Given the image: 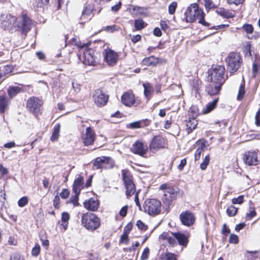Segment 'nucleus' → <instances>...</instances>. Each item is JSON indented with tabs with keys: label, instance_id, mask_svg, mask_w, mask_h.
Returning <instances> with one entry per match:
<instances>
[{
	"label": "nucleus",
	"instance_id": "f257e3e1",
	"mask_svg": "<svg viewBox=\"0 0 260 260\" xmlns=\"http://www.w3.org/2000/svg\"><path fill=\"white\" fill-rule=\"evenodd\" d=\"M184 19L187 22L191 23L198 19V22L206 26H209V23L204 19L205 13L203 10L199 8L197 3L191 4L188 7L184 13Z\"/></svg>",
	"mask_w": 260,
	"mask_h": 260
},
{
	"label": "nucleus",
	"instance_id": "f03ea898",
	"mask_svg": "<svg viewBox=\"0 0 260 260\" xmlns=\"http://www.w3.org/2000/svg\"><path fill=\"white\" fill-rule=\"evenodd\" d=\"M159 190L162 191V201L163 203L169 207L172 205V201L177 199V191L167 184L161 185L159 186Z\"/></svg>",
	"mask_w": 260,
	"mask_h": 260
},
{
	"label": "nucleus",
	"instance_id": "7ed1b4c3",
	"mask_svg": "<svg viewBox=\"0 0 260 260\" xmlns=\"http://www.w3.org/2000/svg\"><path fill=\"white\" fill-rule=\"evenodd\" d=\"M81 224L88 230L93 231L100 226V220L94 214L87 212L82 215Z\"/></svg>",
	"mask_w": 260,
	"mask_h": 260
},
{
	"label": "nucleus",
	"instance_id": "20e7f679",
	"mask_svg": "<svg viewBox=\"0 0 260 260\" xmlns=\"http://www.w3.org/2000/svg\"><path fill=\"white\" fill-rule=\"evenodd\" d=\"M224 73L225 68L224 66L218 64L213 67L212 70L209 71L211 82L223 85L228 78L227 76L225 77Z\"/></svg>",
	"mask_w": 260,
	"mask_h": 260
},
{
	"label": "nucleus",
	"instance_id": "39448f33",
	"mask_svg": "<svg viewBox=\"0 0 260 260\" xmlns=\"http://www.w3.org/2000/svg\"><path fill=\"white\" fill-rule=\"evenodd\" d=\"M228 69L231 73L236 72L240 67L242 62V58L237 53H231L226 59Z\"/></svg>",
	"mask_w": 260,
	"mask_h": 260
},
{
	"label": "nucleus",
	"instance_id": "423d86ee",
	"mask_svg": "<svg viewBox=\"0 0 260 260\" xmlns=\"http://www.w3.org/2000/svg\"><path fill=\"white\" fill-rule=\"evenodd\" d=\"M161 204L160 201L155 199H151L145 202V211L149 215L155 216L160 213Z\"/></svg>",
	"mask_w": 260,
	"mask_h": 260
},
{
	"label": "nucleus",
	"instance_id": "0eeeda50",
	"mask_svg": "<svg viewBox=\"0 0 260 260\" xmlns=\"http://www.w3.org/2000/svg\"><path fill=\"white\" fill-rule=\"evenodd\" d=\"M122 178L126 189V194L127 197H131L136 191L135 185L132 180V177L129 171L122 170Z\"/></svg>",
	"mask_w": 260,
	"mask_h": 260
},
{
	"label": "nucleus",
	"instance_id": "6e6552de",
	"mask_svg": "<svg viewBox=\"0 0 260 260\" xmlns=\"http://www.w3.org/2000/svg\"><path fill=\"white\" fill-rule=\"evenodd\" d=\"M113 160L106 156L97 157L93 162V169H107L112 168L114 166Z\"/></svg>",
	"mask_w": 260,
	"mask_h": 260
},
{
	"label": "nucleus",
	"instance_id": "1a4fd4ad",
	"mask_svg": "<svg viewBox=\"0 0 260 260\" xmlns=\"http://www.w3.org/2000/svg\"><path fill=\"white\" fill-rule=\"evenodd\" d=\"M42 105L43 102L41 99L35 96H31L27 100L26 108L29 112L37 116L40 113Z\"/></svg>",
	"mask_w": 260,
	"mask_h": 260
},
{
	"label": "nucleus",
	"instance_id": "9d476101",
	"mask_svg": "<svg viewBox=\"0 0 260 260\" xmlns=\"http://www.w3.org/2000/svg\"><path fill=\"white\" fill-rule=\"evenodd\" d=\"M17 26L19 30L26 35L32 27L31 20L26 14H23L20 17Z\"/></svg>",
	"mask_w": 260,
	"mask_h": 260
},
{
	"label": "nucleus",
	"instance_id": "9b49d317",
	"mask_svg": "<svg viewBox=\"0 0 260 260\" xmlns=\"http://www.w3.org/2000/svg\"><path fill=\"white\" fill-rule=\"evenodd\" d=\"M16 22V17L10 14H2L0 18V26L4 29H11Z\"/></svg>",
	"mask_w": 260,
	"mask_h": 260
},
{
	"label": "nucleus",
	"instance_id": "f8f14e48",
	"mask_svg": "<svg viewBox=\"0 0 260 260\" xmlns=\"http://www.w3.org/2000/svg\"><path fill=\"white\" fill-rule=\"evenodd\" d=\"M95 136L96 135L94 131L91 128V127L88 126L86 127L85 132L81 134V138L84 145L88 146L93 144Z\"/></svg>",
	"mask_w": 260,
	"mask_h": 260
},
{
	"label": "nucleus",
	"instance_id": "ddd939ff",
	"mask_svg": "<svg viewBox=\"0 0 260 260\" xmlns=\"http://www.w3.org/2000/svg\"><path fill=\"white\" fill-rule=\"evenodd\" d=\"M93 98L95 104L99 107L105 106L109 99V96L106 95L103 91L100 89L94 91Z\"/></svg>",
	"mask_w": 260,
	"mask_h": 260
},
{
	"label": "nucleus",
	"instance_id": "4468645a",
	"mask_svg": "<svg viewBox=\"0 0 260 260\" xmlns=\"http://www.w3.org/2000/svg\"><path fill=\"white\" fill-rule=\"evenodd\" d=\"M103 54L104 60L108 65L113 66L116 63L118 58L117 53L111 49H105Z\"/></svg>",
	"mask_w": 260,
	"mask_h": 260
},
{
	"label": "nucleus",
	"instance_id": "2eb2a0df",
	"mask_svg": "<svg viewBox=\"0 0 260 260\" xmlns=\"http://www.w3.org/2000/svg\"><path fill=\"white\" fill-rule=\"evenodd\" d=\"M180 220L183 225L190 226L194 223L195 217L192 212L186 211L180 214Z\"/></svg>",
	"mask_w": 260,
	"mask_h": 260
},
{
	"label": "nucleus",
	"instance_id": "dca6fc26",
	"mask_svg": "<svg viewBox=\"0 0 260 260\" xmlns=\"http://www.w3.org/2000/svg\"><path fill=\"white\" fill-rule=\"evenodd\" d=\"M165 140L161 136H156L154 137L153 140L150 142L149 148L150 150L154 151L160 148L165 147Z\"/></svg>",
	"mask_w": 260,
	"mask_h": 260
},
{
	"label": "nucleus",
	"instance_id": "f3484780",
	"mask_svg": "<svg viewBox=\"0 0 260 260\" xmlns=\"http://www.w3.org/2000/svg\"><path fill=\"white\" fill-rule=\"evenodd\" d=\"M244 162L249 166H255L258 164L257 153L255 151H248L244 154Z\"/></svg>",
	"mask_w": 260,
	"mask_h": 260
},
{
	"label": "nucleus",
	"instance_id": "a211bd4d",
	"mask_svg": "<svg viewBox=\"0 0 260 260\" xmlns=\"http://www.w3.org/2000/svg\"><path fill=\"white\" fill-rule=\"evenodd\" d=\"M148 147L140 141H137L131 148L132 151L137 154L143 156L146 153Z\"/></svg>",
	"mask_w": 260,
	"mask_h": 260
},
{
	"label": "nucleus",
	"instance_id": "6ab92c4d",
	"mask_svg": "<svg viewBox=\"0 0 260 260\" xmlns=\"http://www.w3.org/2000/svg\"><path fill=\"white\" fill-rule=\"evenodd\" d=\"M83 205L87 210L95 211L99 208V202L97 199L91 198L89 200L85 201Z\"/></svg>",
	"mask_w": 260,
	"mask_h": 260
},
{
	"label": "nucleus",
	"instance_id": "aec40b11",
	"mask_svg": "<svg viewBox=\"0 0 260 260\" xmlns=\"http://www.w3.org/2000/svg\"><path fill=\"white\" fill-rule=\"evenodd\" d=\"M121 102L125 106L131 107L135 103V96L132 92H126L121 96Z\"/></svg>",
	"mask_w": 260,
	"mask_h": 260
},
{
	"label": "nucleus",
	"instance_id": "412c9836",
	"mask_svg": "<svg viewBox=\"0 0 260 260\" xmlns=\"http://www.w3.org/2000/svg\"><path fill=\"white\" fill-rule=\"evenodd\" d=\"M13 70L14 67L12 65L0 67V82L3 81L5 78L8 76Z\"/></svg>",
	"mask_w": 260,
	"mask_h": 260
},
{
	"label": "nucleus",
	"instance_id": "4be33fe9",
	"mask_svg": "<svg viewBox=\"0 0 260 260\" xmlns=\"http://www.w3.org/2000/svg\"><path fill=\"white\" fill-rule=\"evenodd\" d=\"M83 177L79 175L75 180L73 185V190L75 193H80L81 189L83 188Z\"/></svg>",
	"mask_w": 260,
	"mask_h": 260
},
{
	"label": "nucleus",
	"instance_id": "5701e85b",
	"mask_svg": "<svg viewBox=\"0 0 260 260\" xmlns=\"http://www.w3.org/2000/svg\"><path fill=\"white\" fill-rule=\"evenodd\" d=\"M222 86V84L210 82V85L207 87V91L210 95H215L219 92Z\"/></svg>",
	"mask_w": 260,
	"mask_h": 260
},
{
	"label": "nucleus",
	"instance_id": "b1692460",
	"mask_svg": "<svg viewBox=\"0 0 260 260\" xmlns=\"http://www.w3.org/2000/svg\"><path fill=\"white\" fill-rule=\"evenodd\" d=\"M150 123V121L147 119L140 121H135L129 123L128 127L131 129L139 128L148 125Z\"/></svg>",
	"mask_w": 260,
	"mask_h": 260
},
{
	"label": "nucleus",
	"instance_id": "393cba45",
	"mask_svg": "<svg viewBox=\"0 0 260 260\" xmlns=\"http://www.w3.org/2000/svg\"><path fill=\"white\" fill-rule=\"evenodd\" d=\"M49 0H36L34 3V7L38 11L44 10L47 8Z\"/></svg>",
	"mask_w": 260,
	"mask_h": 260
},
{
	"label": "nucleus",
	"instance_id": "a878e982",
	"mask_svg": "<svg viewBox=\"0 0 260 260\" xmlns=\"http://www.w3.org/2000/svg\"><path fill=\"white\" fill-rule=\"evenodd\" d=\"M23 89L17 86H9L8 89V94L11 99L13 98L18 93L22 92Z\"/></svg>",
	"mask_w": 260,
	"mask_h": 260
},
{
	"label": "nucleus",
	"instance_id": "bb28decb",
	"mask_svg": "<svg viewBox=\"0 0 260 260\" xmlns=\"http://www.w3.org/2000/svg\"><path fill=\"white\" fill-rule=\"evenodd\" d=\"M218 101V98L215 99L212 102L209 103L204 109L202 113L204 114H206L211 112L216 106Z\"/></svg>",
	"mask_w": 260,
	"mask_h": 260
},
{
	"label": "nucleus",
	"instance_id": "cd10ccee",
	"mask_svg": "<svg viewBox=\"0 0 260 260\" xmlns=\"http://www.w3.org/2000/svg\"><path fill=\"white\" fill-rule=\"evenodd\" d=\"M189 237L190 234L189 232H186L185 233L180 232V245L186 247L188 243Z\"/></svg>",
	"mask_w": 260,
	"mask_h": 260
},
{
	"label": "nucleus",
	"instance_id": "c85d7f7f",
	"mask_svg": "<svg viewBox=\"0 0 260 260\" xmlns=\"http://www.w3.org/2000/svg\"><path fill=\"white\" fill-rule=\"evenodd\" d=\"M217 13L221 16L229 18L235 16V13L233 11H230L223 8H220L216 11Z\"/></svg>",
	"mask_w": 260,
	"mask_h": 260
},
{
	"label": "nucleus",
	"instance_id": "c756f323",
	"mask_svg": "<svg viewBox=\"0 0 260 260\" xmlns=\"http://www.w3.org/2000/svg\"><path fill=\"white\" fill-rule=\"evenodd\" d=\"M197 124V121L196 120V118H189V120L186 121V126L188 129V134L196 128Z\"/></svg>",
	"mask_w": 260,
	"mask_h": 260
},
{
	"label": "nucleus",
	"instance_id": "7c9ffc66",
	"mask_svg": "<svg viewBox=\"0 0 260 260\" xmlns=\"http://www.w3.org/2000/svg\"><path fill=\"white\" fill-rule=\"evenodd\" d=\"M157 59L153 56L146 57L142 60V64L145 66H154L157 63Z\"/></svg>",
	"mask_w": 260,
	"mask_h": 260
},
{
	"label": "nucleus",
	"instance_id": "2f4dec72",
	"mask_svg": "<svg viewBox=\"0 0 260 260\" xmlns=\"http://www.w3.org/2000/svg\"><path fill=\"white\" fill-rule=\"evenodd\" d=\"M60 129V124L57 123L55 125L53 128V131L50 138V140L52 142L56 141L59 136V132Z\"/></svg>",
	"mask_w": 260,
	"mask_h": 260
},
{
	"label": "nucleus",
	"instance_id": "473e14b6",
	"mask_svg": "<svg viewBox=\"0 0 260 260\" xmlns=\"http://www.w3.org/2000/svg\"><path fill=\"white\" fill-rule=\"evenodd\" d=\"M8 106V98L5 96L0 95V113H4Z\"/></svg>",
	"mask_w": 260,
	"mask_h": 260
},
{
	"label": "nucleus",
	"instance_id": "72a5a7b5",
	"mask_svg": "<svg viewBox=\"0 0 260 260\" xmlns=\"http://www.w3.org/2000/svg\"><path fill=\"white\" fill-rule=\"evenodd\" d=\"M172 236H170L167 243L172 246L177 245L176 240L179 242V232L171 233Z\"/></svg>",
	"mask_w": 260,
	"mask_h": 260
},
{
	"label": "nucleus",
	"instance_id": "f704fd0d",
	"mask_svg": "<svg viewBox=\"0 0 260 260\" xmlns=\"http://www.w3.org/2000/svg\"><path fill=\"white\" fill-rule=\"evenodd\" d=\"M143 85L144 88L145 96L149 99V96L153 91V88L149 83H144Z\"/></svg>",
	"mask_w": 260,
	"mask_h": 260
},
{
	"label": "nucleus",
	"instance_id": "c9c22d12",
	"mask_svg": "<svg viewBox=\"0 0 260 260\" xmlns=\"http://www.w3.org/2000/svg\"><path fill=\"white\" fill-rule=\"evenodd\" d=\"M147 24L141 19H138L135 20V27L137 30H140L145 28Z\"/></svg>",
	"mask_w": 260,
	"mask_h": 260
},
{
	"label": "nucleus",
	"instance_id": "e433bc0d",
	"mask_svg": "<svg viewBox=\"0 0 260 260\" xmlns=\"http://www.w3.org/2000/svg\"><path fill=\"white\" fill-rule=\"evenodd\" d=\"M205 147V144L202 143L201 146L199 147L195 152L194 153V159L196 161L200 159L201 154L204 151V149Z\"/></svg>",
	"mask_w": 260,
	"mask_h": 260
},
{
	"label": "nucleus",
	"instance_id": "4c0bfd02",
	"mask_svg": "<svg viewBox=\"0 0 260 260\" xmlns=\"http://www.w3.org/2000/svg\"><path fill=\"white\" fill-rule=\"evenodd\" d=\"M210 159V155L209 154L205 157L203 162L200 165V168L201 170H205L207 168L208 165H209Z\"/></svg>",
	"mask_w": 260,
	"mask_h": 260
},
{
	"label": "nucleus",
	"instance_id": "58836bf2",
	"mask_svg": "<svg viewBox=\"0 0 260 260\" xmlns=\"http://www.w3.org/2000/svg\"><path fill=\"white\" fill-rule=\"evenodd\" d=\"M238 211V208L234 206H231L228 207L226 213L229 216H234L236 215Z\"/></svg>",
	"mask_w": 260,
	"mask_h": 260
},
{
	"label": "nucleus",
	"instance_id": "ea45409f",
	"mask_svg": "<svg viewBox=\"0 0 260 260\" xmlns=\"http://www.w3.org/2000/svg\"><path fill=\"white\" fill-rule=\"evenodd\" d=\"M245 93V91L244 84H242L239 89L238 94L237 95V100L239 101L241 100L243 98Z\"/></svg>",
	"mask_w": 260,
	"mask_h": 260
},
{
	"label": "nucleus",
	"instance_id": "a19ab883",
	"mask_svg": "<svg viewBox=\"0 0 260 260\" xmlns=\"http://www.w3.org/2000/svg\"><path fill=\"white\" fill-rule=\"evenodd\" d=\"M84 57H85V63H87L88 65H93V63L94 62V59H93V57L90 55V54H84Z\"/></svg>",
	"mask_w": 260,
	"mask_h": 260
},
{
	"label": "nucleus",
	"instance_id": "79ce46f5",
	"mask_svg": "<svg viewBox=\"0 0 260 260\" xmlns=\"http://www.w3.org/2000/svg\"><path fill=\"white\" fill-rule=\"evenodd\" d=\"M79 194L80 193H75V195L71 198L69 202L72 203L75 206H78L79 205L78 202Z\"/></svg>",
	"mask_w": 260,
	"mask_h": 260
},
{
	"label": "nucleus",
	"instance_id": "37998d69",
	"mask_svg": "<svg viewBox=\"0 0 260 260\" xmlns=\"http://www.w3.org/2000/svg\"><path fill=\"white\" fill-rule=\"evenodd\" d=\"M189 112L192 113V118H196L199 114L198 108L196 106H192L190 108Z\"/></svg>",
	"mask_w": 260,
	"mask_h": 260
},
{
	"label": "nucleus",
	"instance_id": "c03bdc74",
	"mask_svg": "<svg viewBox=\"0 0 260 260\" xmlns=\"http://www.w3.org/2000/svg\"><path fill=\"white\" fill-rule=\"evenodd\" d=\"M201 83V81L197 78L192 80L191 84L194 89H195L196 90H198L199 89V86Z\"/></svg>",
	"mask_w": 260,
	"mask_h": 260
},
{
	"label": "nucleus",
	"instance_id": "a18cd8bd",
	"mask_svg": "<svg viewBox=\"0 0 260 260\" xmlns=\"http://www.w3.org/2000/svg\"><path fill=\"white\" fill-rule=\"evenodd\" d=\"M40 246L39 244H36L31 250V254L34 256H37L40 252Z\"/></svg>",
	"mask_w": 260,
	"mask_h": 260
},
{
	"label": "nucleus",
	"instance_id": "49530a36",
	"mask_svg": "<svg viewBox=\"0 0 260 260\" xmlns=\"http://www.w3.org/2000/svg\"><path fill=\"white\" fill-rule=\"evenodd\" d=\"M177 7V3L173 2L169 6V13L170 14H173L175 12Z\"/></svg>",
	"mask_w": 260,
	"mask_h": 260
},
{
	"label": "nucleus",
	"instance_id": "de8ad7c7",
	"mask_svg": "<svg viewBox=\"0 0 260 260\" xmlns=\"http://www.w3.org/2000/svg\"><path fill=\"white\" fill-rule=\"evenodd\" d=\"M28 203V199L26 197H23L20 198L18 202V205L20 207H23L27 205Z\"/></svg>",
	"mask_w": 260,
	"mask_h": 260
},
{
	"label": "nucleus",
	"instance_id": "09e8293b",
	"mask_svg": "<svg viewBox=\"0 0 260 260\" xmlns=\"http://www.w3.org/2000/svg\"><path fill=\"white\" fill-rule=\"evenodd\" d=\"M136 225L138 229L143 231H146L148 229L147 225L140 220H139L137 221Z\"/></svg>",
	"mask_w": 260,
	"mask_h": 260
},
{
	"label": "nucleus",
	"instance_id": "8fccbe9b",
	"mask_svg": "<svg viewBox=\"0 0 260 260\" xmlns=\"http://www.w3.org/2000/svg\"><path fill=\"white\" fill-rule=\"evenodd\" d=\"M128 241H129L128 234L123 232V234H122V236H121V238H120V239L119 241V243H124L127 244H128Z\"/></svg>",
	"mask_w": 260,
	"mask_h": 260
},
{
	"label": "nucleus",
	"instance_id": "3c124183",
	"mask_svg": "<svg viewBox=\"0 0 260 260\" xmlns=\"http://www.w3.org/2000/svg\"><path fill=\"white\" fill-rule=\"evenodd\" d=\"M244 201V197L240 196L237 198H233L232 200L233 204H241Z\"/></svg>",
	"mask_w": 260,
	"mask_h": 260
},
{
	"label": "nucleus",
	"instance_id": "603ef678",
	"mask_svg": "<svg viewBox=\"0 0 260 260\" xmlns=\"http://www.w3.org/2000/svg\"><path fill=\"white\" fill-rule=\"evenodd\" d=\"M103 30L106 31H109L111 32H113L116 30H118V27H117L115 25H111V26H107L103 28Z\"/></svg>",
	"mask_w": 260,
	"mask_h": 260
},
{
	"label": "nucleus",
	"instance_id": "864d4df0",
	"mask_svg": "<svg viewBox=\"0 0 260 260\" xmlns=\"http://www.w3.org/2000/svg\"><path fill=\"white\" fill-rule=\"evenodd\" d=\"M149 255V249L148 247H146L144 249L142 254L141 256V260H147L148 258V256Z\"/></svg>",
	"mask_w": 260,
	"mask_h": 260
},
{
	"label": "nucleus",
	"instance_id": "5fc2aeb1",
	"mask_svg": "<svg viewBox=\"0 0 260 260\" xmlns=\"http://www.w3.org/2000/svg\"><path fill=\"white\" fill-rule=\"evenodd\" d=\"M243 52L245 56H251L250 44H247L244 46Z\"/></svg>",
	"mask_w": 260,
	"mask_h": 260
},
{
	"label": "nucleus",
	"instance_id": "6e6d98bb",
	"mask_svg": "<svg viewBox=\"0 0 260 260\" xmlns=\"http://www.w3.org/2000/svg\"><path fill=\"white\" fill-rule=\"evenodd\" d=\"M239 242V239L237 235L231 234L229 238V242L230 243L237 244Z\"/></svg>",
	"mask_w": 260,
	"mask_h": 260
},
{
	"label": "nucleus",
	"instance_id": "4d7b16f0",
	"mask_svg": "<svg viewBox=\"0 0 260 260\" xmlns=\"http://www.w3.org/2000/svg\"><path fill=\"white\" fill-rule=\"evenodd\" d=\"M160 260H177L175 256L172 253H167L161 258Z\"/></svg>",
	"mask_w": 260,
	"mask_h": 260
},
{
	"label": "nucleus",
	"instance_id": "13d9d810",
	"mask_svg": "<svg viewBox=\"0 0 260 260\" xmlns=\"http://www.w3.org/2000/svg\"><path fill=\"white\" fill-rule=\"evenodd\" d=\"M10 260H24V259L19 253H14L11 255Z\"/></svg>",
	"mask_w": 260,
	"mask_h": 260
},
{
	"label": "nucleus",
	"instance_id": "bf43d9fd",
	"mask_svg": "<svg viewBox=\"0 0 260 260\" xmlns=\"http://www.w3.org/2000/svg\"><path fill=\"white\" fill-rule=\"evenodd\" d=\"M170 235L169 233L164 232L159 237V239L160 241H168Z\"/></svg>",
	"mask_w": 260,
	"mask_h": 260
},
{
	"label": "nucleus",
	"instance_id": "052dcab7",
	"mask_svg": "<svg viewBox=\"0 0 260 260\" xmlns=\"http://www.w3.org/2000/svg\"><path fill=\"white\" fill-rule=\"evenodd\" d=\"M243 29L244 31L248 34H251L253 32V27L251 24H245L243 26Z\"/></svg>",
	"mask_w": 260,
	"mask_h": 260
},
{
	"label": "nucleus",
	"instance_id": "680f3d73",
	"mask_svg": "<svg viewBox=\"0 0 260 260\" xmlns=\"http://www.w3.org/2000/svg\"><path fill=\"white\" fill-rule=\"evenodd\" d=\"M59 194L62 199H66L70 195V191L67 189H63Z\"/></svg>",
	"mask_w": 260,
	"mask_h": 260
},
{
	"label": "nucleus",
	"instance_id": "e2e57ef3",
	"mask_svg": "<svg viewBox=\"0 0 260 260\" xmlns=\"http://www.w3.org/2000/svg\"><path fill=\"white\" fill-rule=\"evenodd\" d=\"M256 213L254 209L251 210L249 211L248 213L246 214V219L247 220H249L251 219L253 217H254L256 215Z\"/></svg>",
	"mask_w": 260,
	"mask_h": 260
},
{
	"label": "nucleus",
	"instance_id": "0e129e2a",
	"mask_svg": "<svg viewBox=\"0 0 260 260\" xmlns=\"http://www.w3.org/2000/svg\"><path fill=\"white\" fill-rule=\"evenodd\" d=\"M60 198L58 196L56 195L53 200V205L56 209L59 208Z\"/></svg>",
	"mask_w": 260,
	"mask_h": 260
},
{
	"label": "nucleus",
	"instance_id": "69168bd1",
	"mask_svg": "<svg viewBox=\"0 0 260 260\" xmlns=\"http://www.w3.org/2000/svg\"><path fill=\"white\" fill-rule=\"evenodd\" d=\"M221 232L222 234L225 236L230 233V230L227 227L225 223L223 224Z\"/></svg>",
	"mask_w": 260,
	"mask_h": 260
},
{
	"label": "nucleus",
	"instance_id": "338daca9",
	"mask_svg": "<svg viewBox=\"0 0 260 260\" xmlns=\"http://www.w3.org/2000/svg\"><path fill=\"white\" fill-rule=\"evenodd\" d=\"M70 219V215L67 212H63L61 215V220L63 222L68 221Z\"/></svg>",
	"mask_w": 260,
	"mask_h": 260
},
{
	"label": "nucleus",
	"instance_id": "774afa93",
	"mask_svg": "<svg viewBox=\"0 0 260 260\" xmlns=\"http://www.w3.org/2000/svg\"><path fill=\"white\" fill-rule=\"evenodd\" d=\"M255 124L257 126H260V110H258L255 115Z\"/></svg>",
	"mask_w": 260,
	"mask_h": 260
}]
</instances>
